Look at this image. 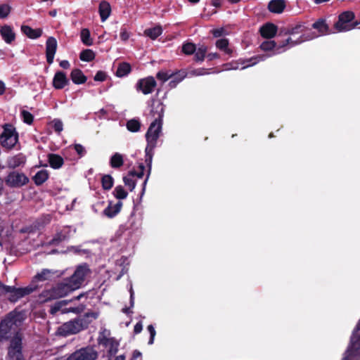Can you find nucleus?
<instances>
[{
  "label": "nucleus",
  "instance_id": "f257e3e1",
  "mask_svg": "<svg viewBox=\"0 0 360 360\" xmlns=\"http://www.w3.org/2000/svg\"><path fill=\"white\" fill-rule=\"evenodd\" d=\"M25 320L22 312L12 311L0 324V340L8 339L14 334L8 349V356L11 360H22L21 352V336L18 333V328Z\"/></svg>",
  "mask_w": 360,
  "mask_h": 360
},
{
  "label": "nucleus",
  "instance_id": "f03ea898",
  "mask_svg": "<svg viewBox=\"0 0 360 360\" xmlns=\"http://www.w3.org/2000/svg\"><path fill=\"white\" fill-rule=\"evenodd\" d=\"M157 108L160 110L158 117L150 124L146 134L147 146L146 148V161L151 163L152 152L157 145V141L162 131V117L163 116V107L162 103H159Z\"/></svg>",
  "mask_w": 360,
  "mask_h": 360
},
{
  "label": "nucleus",
  "instance_id": "7ed1b4c3",
  "mask_svg": "<svg viewBox=\"0 0 360 360\" xmlns=\"http://www.w3.org/2000/svg\"><path fill=\"white\" fill-rule=\"evenodd\" d=\"M88 323L84 318H78L65 323L59 328L60 334L67 336L75 334L86 328Z\"/></svg>",
  "mask_w": 360,
  "mask_h": 360
},
{
  "label": "nucleus",
  "instance_id": "20e7f679",
  "mask_svg": "<svg viewBox=\"0 0 360 360\" xmlns=\"http://www.w3.org/2000/svg\"><path fill=\"white\" fill-rule=\"evenodd\" d=\"M109 336L110 332L104 329L99 333L98 341L101 345L107 349L110 356H113L117 352L120 343L117 340Z\"/></svg>",
  "mask_w": 360,
  "mask_h": 360
},
{
  "label": "nucleus",
  "instance_id": "39448f33",
  "mask_svg": "<svg viewBox=\"0 0 360 360\" xmlns=\"http://www.w3.org/2000/svg\"><path fill=\"white\" fill-rule=\"evenodd\" d=\"M269 56H271V55H263L254 56L249 59H240L236 62L226 64L225 70H243L248 67H251L252 65H256L259 61L264 60V59Z\"/></svg>",
  "mask_w": 360,
  "mask_h": 360
},
{
  "label": "nucleus",
  "instance_id": "423d86ee",
  "mask_svg": "<svg viewBox=\"0 0 360 360\" xmlns=\"http://www.w3.org/2000/svg\"><path fill=\"white\" fill-rule=\"evenodd\" d=\"M0 140L3 147L7 148H13L18 140V136L15 128L11 125L6 124L4 128Z\"/></svg>",
  "mask_w": 360,
  "mask_h": 360
},
{
  "label": "nucleus",
  "instance_id": "0eeeda50",
  "mask_svg": "<svg viewBox=\"0 0 360 360\" xmlns=\"http://www.w3.org/2000/svg\"><path fill=\"white\" fill-rule=\"evenodd\" d=\"M354 14L351 11H345L339 15L338 21L335 24L337 32H347L355 27V25L351 24Z\"/></svg>",
  "mask_w": 360,
  "mask_h": 360
},
{
  "label": "nucleus",
  "instance_id": "6e6552de",
  "mask_svg": "<svg viewBox=\"0 0 360 360\" xmlns=\"http://www.w3.org/2000/svg\"><path fill=\"white\" fill-rule=\"evenodd\" d=\"M29 181L27 176L23 173L12 172L5 179L6 184L10 187H21Z\"/></svg>",
  "mask_w": 360,
  "mask_h": 360
},
{
  "label": "nucleus",
  "instance_id": "1a4fd4ad",
  "mask_svg": "<svg viewBox=\"0 0 360 360\" xmlns=\"http://www.w3.org/2000/svg\"><path fill=\"white\" fill-rule=\"evenodd\" d=\"M96 358L97 352L91 347H86L72 354L68 360H95Z\"/></svg>",
  "mask_w": 360,
  "mask_h": 360
},
{
  "label": "nucleus",
  "instance_id": "9d476101",
  "mask_svg": "<svg viewBox=\"0 0 360 360\" xmlns=\"http://www.w3.org/2000/svg\"><path fill=\"white\" fill-rule=\"evenodd\" d=\"M88 272L89 269L86 265H81L77 268L74 274L68 279L72 284V288H80Z\"/></svg>",
  "mask_w": 360,
  "mask_h": 360
},
{
  "label": "nucleus",
  "instance_id": "9b49d317",
  "mask_svg": "<svg viewBox=\"0 0 360 360\" xmlns=\"http://www.w3.org/2000/svg\"><path fill=\"white\" fill-rule=\"evenodd\" d=\"M155 86L156 82L153 77L141 79L136 85V90L141 91L145 95L151 94Z\"/></svg>",
  "mask_w": 360,
  "mask_h": 360
},
{
  "label": "nucleus",
  "instance_id": "f8f14e48",
  "mask_svg": "<svg viewBox=\"0 0 360 360\" xmlns=\"http://www.w3.org/2000/svg\"><path fill=\"white\" fill-rule=\"evenodd\" d=\"M73 300H61L56 302L51 308L50 311L52 314H55L59 311H62V313H68V312H73V313H80L84 310V306L79 305L77 307H70L69 309H63V307L67 305L69 302H72Z\"/></svg>",
  "mask_w": 360,
  "mask_h": 360
},
{
  "label": "nucleus",
  "instance_id": "ddd939ff",
  "mask_svg": "<svg viewBox=\"0 0 360 360\" xmlns=\"http://www.w3.org/2000/svg\"><path fill=\"white\" fill-rule=\"evenodd\" d=\"M57 41L53 37H49L46 42V56L49 64H52L57 49Z\"/></svg>",
  "mask_w": 360,
  "mask_h": 360
},
{
  "label": "nucleus",
  "instance_id": "4468645a",
  "mask_svg": "<svg viewBox=\"0 0 360 360\" xmlns=\"http://www.w3.org/2000/svg\"><path fill=\"white\" fill-rule=\"evenodd\" d=\"M33 290L34 288L32 287H26L23 288H15L13 287L6 288V291L11 294L9 299L12 302L17 301L19 298L31 293Z\"/></svg>",
  "mask_w": 360,
  "mask_h": 360
},
{
  "label": "nucleus",
  "instance_id": "2eb2a0df",
  "mask_svg": "<svg viewBox=\"0 0 360 360\" xmlns=\"http://www.w3.org/2000/svg\"><path fill=\"white\" fill-rule=\"evenodd\" d=\"M57 299L66 296L68 294L77 290L72 288V284L69 280L65 281L61 283H59L53 288Z\"/></svg>",
  "mask_w": 360,
  "mask_h": 360
},
{
  "label": "nucleus",
  "instance_id": "dca6fc26",
  "mask_svg": "<svg viewBox=\"0 0 360 360\" xmlns=\"http://www.w3.org/2000/svg\"><path fill=\"white\" fill-rule=\"evenodd\" d=\"M69 83L66 75L63 72H57L53 79V86L56 89L64 88Z\"/></svg>",
  "mask_w": 360,
  "mask_h": 360
},
{
  "label": "nucleus",
  "instance_id": "f3484780",
  "mask_svg": "<svg viewBox=\"0 0 360 360\" xmlns=\"http://www.w3.org/2000/svg\"><path fill=\"white\" fill-rule=\"evenodd\" d=\"M122 207V202L121 201L116 204L110 202L108 206L103 210V214L108 218H112L120 212Z\"/></svg>",
  "mask_w": 360,
  "mask_h": 360
},
{
  "label": "nucleus",
  "instance_id": "a211bd4d",
  "mask_svg": "<svg viewBox=\"0 0 360 360\" xmlns=\"http://www.w3.org/2000/svg\"><path fill=\"white\" fill-rule=\"evenodd\" d=\"M0 34L4 41L7 44H11L15 38L12 27L7 25L1 27Z\"/></svg>",
  "mask_w": 360,
  "mask_h": 360
},
{
  "label": "nucleus",
  "instance_id": "6ab92c4d",
  "mask_svg": "<svg viewBox=\"0 0 360 360\" xmlns=\"http://www.w3.org/2000/svg\"><path fill=\"white\" fill-rule=\"evenodd\" d=\"M277 32V27L272 23H266L260 28L261 35L264 38L274 37Z\"/></svg>",
  "mask_w": 360,
  "mask_h": 360
},
{
  "label": "nucleus",
  "instance_id": "aec40b11",
  "mask_svg": "<svg viewBox=\"0 0 360 360\" xmlns=\"http://www.w3.org/2000/svg\"><path fill=\"white\" fill-rule=\"evenodd\" d=\"M285 0H271L268 5V8L271 13H281L285 8Z\"/></svg>",
  "mask_w": 360,
  "mask_h": 360
},
{
  "label": "nucleus",
  "instance_id": "412c9836",
  "mask_svg": "<svg viewBox=\"0 0 360 360\" xmlns=\"http://www.w3.org/2000/svg\"><path fill=\"white\" fill-rule=\"evenodd\" d=\"M101 20L105 22L111 13V6L110 4L105 1H103L99 4L98 8Z\"/></svg>",
  "mask_w": 360,
  "mask_h": 360
},
{
  "label": "nucleus",
  "instance_id": "4be33fe9",
  "mask_svg": "<svg viewBox=\"0 0 360 360\" xmlns=\"http://www.w3.org/2000/svg\"><path fill=\"white\" fill-rule=\"evenodd\" d=\"M7 163L9 168L15 169L24 165L25 163V157L22 154H18L8 158Z\"/></svg>",
  "mask_w": 360,
  "mask_h": 360
},
{
  "label": "nucleus",
  "instance_id": "5701e85b",
  "mask_svg": "<svg viewBox=\"0 0 360 360\" xmlns=\"http://www.w3.org/2000/svg\"><path fill=\"white\" fill-rule=\"evenodd\" d=\"M21 31L30 39H37L42 34L41 29H32L28 25H22Z\"/></svg>",
  "mask_w": 360,
  "mask_h": 360
},
{
  "label": "nucleus",
  "instance_id": "b1692460",
  "mask_svg": "<svg viewBox=\"0 0 360 360\" xmlns=\"http://www.w3.org/2000/svg\"><path fill=\"white\" fill-rule=\"evenodd\" d=\"M56 273V271L44 269L34 276L33 281L36 282L49 281L53 277Z\"/></svg>",
  "mask_w": 360,
  "mask_h": 360
},
{
  "label": "nucleus",
  "instance_id": "393cba45",
  "mask_svg": "<svg viewBox=\"0 0 360 360\" xmlns=\"http://www.w3.org/2000/svg\"><path fill=\"white\" fill-rule=\"evenodd\" d=\"M131 71V68L129 63L122 62L118 64L115 75L117 77H124L128 75Z\"/></svg>",
  "mask_w": 360,
  "mask_h": 360
},
{
  "label": "nucleus",
  "instance_id": "a878e982",
  "mask_svg": "<svg viewBox=\"0 0 360 360\" xmlns=\"http://www.w3.org/2000/svg\"><path fill=\"white\" fill-rule=\"evenodd\" d=\"M72 81L77 84H83L86 81V77L79 69H74L70 75Z\"/></svg>",
  "mask_w": 360,
  "mask_h": 360
},
{
  "label": "nucleus",
  "instance_id": "bb28decb",
  "mask_svg": "<svg viewBox=\"0 0 360 360\" xmlns=\"http://www.w3.org/2000/svg\"><path fill=\"white\" fill-rule=\"evenodd\" d=\"M124 164L123 155L119 153H114L110 159V165L112 168H119Z\"/></svg>",
  "mask_w": 360,
  "mask_h": 360
},
{
  "label": "nucleus",
  "instance_id": "cd10ccee",
  "mask_svg": "<svg viewBox=\"0 0 360 360\" xmlns=\"http://www.w3.org/2000/svg\"><path fill=\"white\" fill-rule=\"evenodd\" d=\"M49 178V172L46 169H41L36 173L33 180L36 185L39 186L44 184Z\"/></svg>",
  "mask_w": 360,
  "mask_h": 360
},
{
  "label": "nucleus",
  "instance_id": "c85d7f7f",
  "mask_svg": "<svg viewBox=\"0 0 360 360\" xmlns=\"http://www.w3.org/2000/svg\"><path fill=\"white\" fill-rule=\"evenodd\" d=\"M57 299L53 288L43 291L39 296L40 302H46L51 300Z\"/></svg>",
  "mask_w": 360,
  "mask_h": 360
},
{
  "label": "nucleus",
  "instance_id": "c756f323",
  "mask_svg": "<svg viewBox=\"0 0 360 360\" xmlns=\"http://www.w3.org/2000/svg\"><path fill=\"white\" fill-rule=\"evenodd\" d=\"M49 162L53 169H59L63 165V159L58 155L51 154L49 155Z\"/></svg>",
  "mask_w": 360,
  "mask_h": 360
},
{
  "label": "nucleus",
  "instance_id": "7c9ffc66",
  "mask_svg": "<svg viewBox=\"0 0 360 360\" xmlns=\"http://www.w3.org/2000/svg\"><path fill=\"white\" fill-rule=\"evenodd\" d=\"M307 38H303L302 35L300 37H297L294 33L292 34V36L289 37L286 40V45H288L289 47L294 46L295 45H297L304 41H307ZM285 44H283L281 46V47H284Z\"/></svg>",
  "mask_w": 360,
  "mask_h": 360
},
{
  "label": "nucleus",
  "instance_id": "2f4dec72",
  "mask_svg": "<svg viewBox=\"0 0 360 360\" xmlns=\"http://www.w3.org/2000/svg\"><path fill=\"white\" fill-rule=\"evenodd\" d=\"M313 28L319 32V35H324L328 34V26L325 22V20L320 19L312 25Z\"/></svg>",
  "mask_w": 360,
  "mask_h": 360
},
{
  "label": "nucleus",
  "instance_id": "473e14b6",
  "mask_svg": "<svg viewBox=\"0 0 360 360\" xmlns=\"http://www.w3.org/2000/svg\"><path fill=\"white\" fill-rule=\"evenodd\" d=\"M162 32V29L160 26H155L153 28L146 29L144 31V34L154 40L159 37Z\"/></svg>",
  "mask_w": 360,
  "mask_h": 360
},
{
  "label": "nucleus",
  "instance_id": "72a5a7b5",
  "mask_svg": "<svg viewBox=\"0 0 360 360\" xmlns=\"http://www.w3.org/2000/svg\"><path fill=\"white\" fill-rule=\"evenodd\" d=\"M70 232V228H64L60 232L58 233L53 238L51 243L54 244L66 239L68 237V233Z\"/></svg>",
  "mask_w": 360,
  "mask_h": 360
},
{
  "label": "nucleus",
  "instance_id": "f704fd0d",
  "mask_svg": "<svg viewBox=\"0 0 360 360\" xmlns=\"http://www.w3.org/2000/svg\"><path fill=\"white\" fill-rule=\"evenodd\" d=\"M217 47L224 51L227 54L231 53V50L229 48V41L226 39H220L216 42Z\"/></svg>",
  "mask_w": 360,
  "mask_h": 360
},
{
  "label": "nucleus",
  "instance_id": "c9c22d12",
  "mask_svg": "<svg viewBox=\"0 0 360 360\" xmlns=\"http://www.w3.org/2000/svg\"><path fill=\"white\" fill-rule=\"evenodd\" d=\"M113 195L118 200H124L127 198L128 193L122 186H117L113 191Z\"/></svg>",
  "mask_w": 360,
  "mask_h": 360
},
{
  "label": "nucleus",
  "instance_id": "e433bc0d",
  "mask_svg": "<svg viewBox=\"0 0 360 360\" xmlns=\"http://www.w3.org/2000/svg\"><path fill=\"white\" fill-rule=\"evenodd\" d=\"M207 49L205 46L201 45L198 49L195 48V58L198 61H202L205 58Z\"/></svg>",
  "mask_w": 360,
  "mask_h": 360
},
{
  "label": "nucleus",
  "instance_id": "4c0bfd02",
  "mask_svg": "<svg viewBox=\"0 0 360 360\" xmlns=\"http://www.w3.org/2000/svg\"><path fill=\"white\" fill-rule=\"evenodd\" d=\"M81 40L86 46H91L93 41L90 37V32L88 29L84 28L81 31Z\"/></svg>",
  "mask_w": 360,
  "mask_h": 360
},
{
  "label": "nucleus",
  "instance_id": "58836bf2",
  "mask_svg": "<svg viewBox=\"0 0 360 360\" xmlns=\"http://www.w3.org/2000/svg\"><path fill=\"white\" fill-rule=\"evenodd\" d=\"M102 186L105 190H110L114 183L113 178L110 175H104L101 180Z\"/></svg>",
  "mask_w": 360,
  "mask_h": 360
},
{
  "label": "nucleus",
  "instance_id": "ea45409f",
  "mask_svg": "<svg viewBox=\"0 0 360 360\" xmlns=\"http://www.w3.org/2000/svg\"><path fill=\"white\" fill-rule=\"evenodd\" d=\"M95 54L93 51L90 49H86L80 53V59L83 61L89 62L94 60Z\"/></svg>",
  "mask_w": 360,
  "mask_h": 360
},
{
  "label": "nucleus",
  "instance_id": "a19ab883",
  "mask_svg": "<svg viewBox=\"0 0 360 360\" xmlns=\"http://www.w3.org/2000/svg\"><path fill=\"white\" fill-rule=\"evenodd\" d=\"M141 124L138 120H131L127 122V128L131 132H137L139 131Z\"/></svg>",
  "mask_w": 360,
  "mask_h": 360
},
{
  "label": "nucleus",
  "instance_id": "79ce46f5",
  "mask_svg": "<svg viewBox=\"0 0 360 360\" xmlns=\"http://www.w3.org/2000/svg\"><path fill=\"white\" fill-rule=\"evenodd\" d=\"M11 11V7L6 4H1L0 5V18H7Z\"/></svg>",
  "mask_w": 360,
  "mask_h": 360
},
{
  "label": "nucleus",
  "instance_id": "37998d69",
  "mask_svg": "<svg viewBox=\"0 0 360 360\" xmlns=\"http://www.w3.org/2000/svg\"><path fill=\"white\" fill-rule=\"evenodd\" d=\"M123 181L125 186H128L129 190L132 191L136 187V182L133 179L132 176H129V174L123 177Z\"/></svg>",
  "mask_w": 360,
  "mask_h": 360
},
{
  "label": "nucleus",
  "instance_id": "c03bdc74",
  "mask_svg": "<svg viewBox=\"0 0 360 360\" xmlns=\"http://www.w3.org/2000/svg\"><path fill=\"white\" fill-rule=\"evenodd\" d=\"M182 51L185 54H193L195 51V46L192 43H186L183 45Z\"/></svg>",
  "mask_w": 360,
  "mask_h": 360
},
{
  "label": "nucleus",
  "instance_id": "a18cd8bd",
  "mask_svg": "<svg viewBox=\"0 0 360 360\" xmlns=\"http://www.w3.org/2000/svg\"><path fill=\"white\" fill-rule=\"evenodd\" d=\"M172 73L167 71H160L157 73L156 75L157 78L163 82L169 79L172 77Z\"/></svg>",
  "mask_w": 360,
  "mask_h": 360
},
{
  "label": "nucleus",
  "instance_id": "49530a36",
  "mask_svg": "<svg viewBox=\"0 0 360 360\" xmlns=\"http://www.w3.org/2000/svg\"><path fill=\"white\" fill-rule=\"evenodd\" d=\"M21 117L25 123L30 124L33 121V115L27 110L21 111Z\"/></svg>",
  "mask_w": 360,
  "mask_h": 360
},
{
  "label": "nucleus",
  "instance_id": "de8ad7c7",
  "mask_svg": "<svg viewBox=\"0 0 360 360\" xmlns=\"http://www.w3.org/2000/svg\"><path fill=\"white\" fill-rule=\"evenodd\" d=\"M145 166L143 164H140L139 166V171H131L129 172V176H137L139 179H141L143 176L144 174Z\"/></svg>",
  "mask_w": 360,
  "mask_h": 360
},
{
  "label": "nucleus",
  "instance_id": "09e8293b",
  "mask_svg": "<svg viewBox=\"0 0 360 360\" xmlns=\"http://www.w3.org/2000/svg\"><path fill=\"white\" fill-rule=\"evenodd\" d=\"M276 46V43L274 41H265L261 45L260 47L263 51H270L272 50Z\"/></svg>",
  "mask_w": 360,
  "mask_h": 360
},
{
  "label": "nucleus",
  "instance_id": "8fccbe9b",
  "mask_svg": "<svg viewBox=\"0 0 360 360\" xmlns=\"http://www.w3.org/2000/svg\"><path fill=\"white\" fill-rule=\"evenodd\" d=\"M52 122H53V129L56 132L60 133L63 131V124L61 120H60L58 119H55L53 120Z\"/></svg>",
  "mask_w": 360,
  "mask_h": 360
},
{
  "label": "nucleus",
  "instance_id": "3c124183",
  "mask_svg": "<svg viewBox=\"0 0 360 360\" xmlns=\"http://www.w3.org/2000/svg\"><path fill=\"white\" fill-rule=\"evenodd\" d=\"M148 330L150 333V340L148 341L149 345L153 344L155 336L156 335L155 330L152 325L148 326Z\"/></svg>",
  "mask_w": 360,
  "mask_h": 360
},
{
  "label": "nucleus",
  "instance_id": "603ef678",
  "mask_svg": "<svg viewBox=\"0 0 360 360\" xmlns=\"http://www.w3.org/2000/svg\"><path fill=\"white\" fill-rule=\"evenodd\" d=\"M120 36L122 41H126L130 37V33L127 30L125 27H122L120 30Z\"/></svg>",
  "mask_w": 360,
  "mask_h": 360
},
{
  "label": "nucleus",
  "instance_id": "864d4df0",
  "mask_svg": "<svg viewBox=\"0 0 360 360\" xmlns=\"http://www.w3.org/2000/svg\"><path fill=\"white\" fill-rule=\"evenodd\" d=\"M74 148H75V150H76L77 153L79 156H83L85 155L86 150H85L84 147L83 146H82L81 144H78V143L75 144Z\"/></svg>",
  "mask_w": 360,
  "mask_h": 360
},
{
  "label": "nucleus",
  "instance_id": "5fc2aeb1",
  "mask_svg": "<svg viewBox=\"0 0 360 360\" xmlns=\"http://www.w3.org/2000/svg\"><path fill=\"white\" fill-rule=\"evenodd\" d=\"M105 74L103 72L99 71L96 74L94 80L102 82L105 80Z\"/></svg>",
  "mask_w": 360,
  "mask_h": 360
},
{
  "label": "nucleus",
  "instance_id": "6e6d98bb",
  "mask_svg": "<svg viewBox=\"0 0 360 360\" xmlns=\"http://www.w3.org/2000/svg\"><path fill=\"white\" fill-rule=\"evenodd\" d=\"M185 75H182L180 77H178L177 81H174V79H171V81L169 82V85L171 88H174L177 84H179L180 82L182 81V79L184 78Z\"/></svg>",
  "mask_w": 360,
  "mask_h": 360
},
{
  "label": "nucleus",
  "instance_id": "4d7b16f0",
  "mask_svg": "<svg viewBox=\"0 0 360 360\" xmlns=\"http://www.w3.org/2000/svg\"><path fill=\"white\" fill-rule=\"evenodd\" d=\"M185 75H182L180 77H178L177 81H174V79H171V81L169 82V85L171 88H174L177 84H179L180 82L182 81V79L184 78Z\"/></svg>",
  "mask_w": 360,
  "mask_h": 360
},
{
  "label": "nucleus",
  "instance_id": "13d9d810",
  "mask_svg": "<svg viewBox=\"0 0 360 360\" xmlns=\"http://www.w3.org/2000/svg\"><path fill=\"white\" fill-rule=\"evenodd\" d=\"M142 329H143V325H142V323L140 321L135 325L134 333L136 334L139 333L141 332Z\"/></svg>",
  "mask_w": 360,
  "mask_h": 360
},
{
  "label": "nucleus",
  "instance_id": "bf43d9fd",
  "mask_svg": "<svg viewBox=\"0 0 360 360\" xmlns=\"http://www.w3.org/2000/svg\"><path fill=\"white\" fill-rule=\"evenodd\" d=\"M60 66L63 69H68L70 67V65L68 60H64L60 61Z\"/></svg>",
  "mask_w": 360,
  "mask_h": 360
},
{
  "label": "nucleus",
  "instance_id": "052dcab7",
  "mask_svg": "<svg viewBox=\"0 0 360 360\" xmlns=\"http://www.w3.org/2000/svg\"><path fill=\"white\" fill-rule=\"evenodd\" d=\"M223 32H224L223 29H217V30H213V32H212L213 35L215 37H221L223 34Z\"/></svg>",
  "mask_w": 360,
  "mask_h": 360
},
{
  "label": "nucleus",
  "instance_id": "680f3d73",
  "mask_svg": "<svg viewBox=\"0 0 360 360\" xmlns=\"http://www.w3.org/2000/svg\"><path fill=\"white\" fill-rule=\"evenodd\" d=\"M129 292H130V304H131V307H133L134 304V290H133L131 286L130 288Z\"/></svg>",
  "mask_w": 360,
  "mask_h": 360
},
{
  "label": "nucleus",
  "instance_id": "e2e57ef3",
  "mask_svg": "<svg viewBox=\"0 0 360 360\" xmlns=\"http://www.w3.org/2000/svg\"><path fill=\"white\" fill-rule=\"evenodd\" d=\"M211 4L215 8H218L221 6V0H211Z\"/></svg>",
  "mask_w": 360,
  "mask_h": 360
},
{
  "label": "nucleus",
  "instance_id": "0e129e2a",
  "mask_svg": "<svg viewBox=\"0 0 360 360\" xmlns=\"http://www.w3.org/2000/svg\"><path fill=\"white\" fill-rule=\"evenodd\" d=\"M5 89V84L2 81H0V96L4 93Z\"/></svg>",
  "mask_w": 360,
  "mask_h": 360
},
{
  "label": "nucleus",
  "instance_id": "69168bd1",
  "mask_svg": "<svg viewBox=\"0 0 360 360\" xmlns=\"http://www.w3.org/2000/svg\"><path fill=\"white\" fill-rule=\"evenodd\" d=\"M194 74L195 75H203L207 74V72H205L204 70H197L194 71Z\"/></svg>",
  "mask_w": 360,
  "mask_h": 360
},
{
  "label": "nucleus",
  "instance_id": "338daca9",
  "mask_svg": "<svg viewBox=\"0 0 360 360\" xmlns=\"http://www.w3.org/2000/svg\"><path fill=\"white\" fill-rule=\"evenodd\" d=\"M182 75H184V73H181V74L176 73V74L174 75V74L172 73V77H171L170 79H174V81H177L178 77H180Z\"/></svg>",
  "mask_w": 360,
  "mask_h": 360
},
{
  "label": "nucleus",
  "instance_id": "774afa93",
  "mask_svg": "<svg viewBox=\"0 0 360 360\" xmlns=\"http://www.w3.org/2000/svg\"><path fill=\"white\" fill-rule=\"evenodd\" d=\"M115 360H125V357L124 355L117 356Z\"/></svg>",
  "mask_w": 360,
  "mask_h": 360
}]
</instances>
